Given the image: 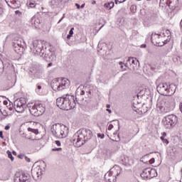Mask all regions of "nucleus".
Listing matches in <instances>:
<instances>
[{"label": "nucleus", "instance_id": "1", "mask_svg": "<svg viewBox=\"0 0 182 182\" xmlns=\"http://www.w3.org/2000/svg\"><path fill=\"white\" fill-rule=\"evenodd\" d=\"M56 105L61 110H72L76 107L75 96L68 95L65 97H58L56 100Z\"/></svg>", "mask_w": 182, "mask_h": 182}, {"label": "nucleus", "instance_id": "2", "mask_svg": "<svg viewBox=\"0 0 182 182\" xmlns=\"http://www.w3.org/2000/svg\"><path fill=\"white\" fill-rule=\"evenodd\" d=\"M25 106H26V101L25 99H21L15 102L14 107V105L7 106L6 110L7 112V116H11L14 113V109H15L17 113H23L25 111Z\"/></svg>", "mask_w": 182, "mask_h": 182}, {"label": "nucleus", "instance_id": "3", "mask_svg": "<svg viewBox=\"0 0 182 182\" xmlns=\"http://www.w3.org/2000/svg\"><path fill=\"white\" fill-rule=\"evenodd\" d=\"M156 90L159 95H162L163 96H173L176 93V85L161 83L156 87Z\"/></svg>", "mask_w": 182, "mask_h": 182}, {"label": "nucleus", "instance_id": "4", "mask_svg": "<svg viewBox=\"0 0 182 182\" xmlns=\"http://www.w3.org/2000/svg\"><path fill=\"white\" fill-rule=\"evenodd\" d=\"M171 109H173V102L168 100H162L156 105V112L159 114H166L171 112Z\"/></svg>", "mask_w": 182, "mask_h": 182}, {"label": "nucleus", "instance_id": "5", "mask_svg": "<svg viewBox=\"0 0 182 182\" xmlns=\"http://www.w3.org/2000/svg\"><path fill=\"white\" fill-rule=\"evenodd\" d=\"M52 132L58 139H65L69 131L65 125L58 123L53 125Z\"/></svg>", "mask_w": 182, "mask_h": 182}, {"label": "nucleus", "instance_id": "6", "mask_svg": "<svg viewBox=\"0 0 182 182\" xmlns=\"http://www.w3.org/2000/svg\"><path fill=\"white\" fill-rule=\"evenodd\" d=\"M29 111L33 116H42L45 113V107L41 102L31 103L29 105Z\"/></svg>", "mask_w": 182, "mask_h": 182}, {"label": "nucleus", "instance_id": "7", "mask_svg": "<svg viewBox=\"0 0 182 182\" xmlns=\"http://www.w3.org/2000/svg\"><path fill=\"white\" fill-rule=\"evenodd\" d=\"M67 86H69V80L66 78L62 80L54 79L51 82V87L55 92L63 90Z\"/></svg>", "mask_w": 182, "mask_h": 182}, {"label": "nucleus", "instance_id": "8", "mask_svg": "<svg viewBox=\"0 0 182 182\" xmlns=\"http://www.w3.org/2000/svg\"><path fill=\"white\" fill-rule=\"evenodd\" d=\"M177 116L174 114H171L165 117L162 121V123L166 127V129H171V127H174L177 124Z\"/></svg>", "mask_w": 182, "mask_h": 182}, {"label": "nucleus", "instance_id": "9", "mask_svg": "<svg viewBox=\"0 0 182 182\" xmlns=\"http://www.w3.org/2000/svg\"><path fill=\"white\" fill-rule=\"evenodd\" d=\"M71 141L75 147H80L81 146H83L85 135H83L82 132H77L72 137Z\"/></svg>", "mask_w": 182, "mask_h": 182}, {"label": "nucleus", "instance_id": "10", "mask_svg": "<svg viewBox=\"0 0 182 182\" xmlns=\"http://www.w3.org/2000/svg\"><path fill=\"white\" fill-rule=\"evenodd\" d=\"M39 134V130L35 127H28V132L23 134V137L28 140H35L36 136Z\"/></svg>", "mask_w": 182, "mask_h": 182}, {"label": "nucleus", "instance_id": "11", "mask_svg": "<svg viewBox=\"0 0 182 182\" xmlns=\"http://www.w3.org/2000/svg\"><path fill=\"white\" fill-rule=\"evenodd\" d=\"M157 176V172L156 169L146 168L144 169L143 172L141 173V177L143 178H153Z\"/></svg>", "mask_w": 182, "mask_h": 182}, {"label": "nucleus", "instance_id": "12", "mask_svg": "<svg viewBox=\"0 0 182 182\" xmlns=\"http://www.w3.org/2000/svg\"><path fill=\"white\" fill-rule=\"evenodd\" d=\"M161 41L159 42V45H166L168 42H170L171 39V33L170 30H166L165 32L161 35Z\"/></svg>", "mask_w": 182, "mask_h": 182}, {"label": "nucleus", "instance_id": "13", "mask_svg": "<svg viewBox=\"0 0 182 182\" xmlns=\"http://www.w3.org/2000/svg\"><path fill=\"white\" fill-rule=\"evenodd\" d=\"M151 43L155 45L156 46H164V45H160L159 42H161V35L156 34V33H152L151 36Z\"/></svg>", "mask_w": 182, "mask_h": 182}, {"label": "nucleus", "instance_id": "14", "mask_svg": "<svg viewBox=\"0 0 182 182\" xmlns=\"http://www.w3.org/2000/svg\"><path fill=\"white\" fill-rule=\"evenodd\" d=\"M31 176L26 174H21L19 176L16 177V182H31Z\"/></svg>", "mask_w": 182, "mask_h": 182}, {"label": "nucleus", "instance_id": "15", "mask_svg": "<svg viewBox=\"0 0 182 182\" xmlns=\"http://www.w3.org/2000/svg\"><path fill=\"white\" fill-rule=\"evenodd\" d=\"M7 5L11 8H18V0H5Z\"/></svg>", "mask_w": 182, "mask_h": 182}, {"label": "nucleus", "instance_id": "16", "mask_svg": "<svg viewBox=\"0 0 182 182\" xmlns=\"http://www.w3.org/2000/svg\"><path fill=\"white\" fill-rule=\"evenodd\" d=\"M167 4L168 6H171V8H176V6L178 5V0H168Z\"/></svg>", "mask_w": 182, "mask_h": 182}, {"label": "nucleus", "instance_id": "17", "mask_svg": "<svg viewBox=\"0 0 182 182\" xmlns=\"http://www.w3.org/2000/svg\"><path fill=\"white\" fill-rule=\"evenodd\" d=\"M114 7V2L113 1L105 3L104 4V8L107 9V11H110V9H112Z\"/></svg>", "mask_w": 182, "mask_h": 182}, {"label": "nucleus", "instance_id": "18", "mask_svg": "<svg viewBox=\"0 0 182 182\" xmlns=\"http://www.w3.org/2000/svg\"><path fill=\"white\" fill-rule=\"evenodd\" d=\"M77 92L80 93V96L85 95V86L80 85L77 89Z\"/></svg>", "mask_w": 182, "mask_h": 182}, {"label": "nucleus", "instance_id": "19", "mask_svg": "<svg viewBox=\"0 0 182 182\" xmlns=\"http://www.w3.org/2000/svg\"><path fill=\"white\" fill-rule=\"evenodd\" d=\"M26 124H28V126H30L29 127H34V129H37L36 126H38V124H39V123L32 122V121L30 122H26Z\"/></svg>", "mask_w": 182, "mask_h": 182}, {"label": "nucleus", "instance_id": "20", "mask_svg": "<svg viewBox=\"0 0 182 182\" xmlns=\"http://www.w3.org/2000/svg\"><path fill=\"white\" fill-rule=\"evenodd\" d=\"M73 31H75V28H72L69 31V34L67 36V39H70L72 36H73Z\"/></svg>", "mask_w": 182, "mask_h": 182}, {"label": "nucleus", "instance_id": "21", "mask_svg": "<svg viewBox=\"0 0 182 182\" xmlns=\"http://www.w3.org/2000/svg\"><path fill=\"white\" fill-rule=\"evenodd\" d=\"M85 133H87L88 135H86V136H87V137H89L90 139V137H92V136H93V134L92 133V131L90 129H86Z\"/></svg>", "mask_w": 182, "mask_h": 182}, {"label": "nucleus", "instance_id": "22", "mask_svg": "<svg viewBox=\"0 0 182 182\" xmlns=\"http://www.w3.org/2000/svg\"><path fill=\"white\" fill-rule=\"evenodd\" d=\"M112 176H113V171H109L105 174V177L106 179H107V177H112Z\"/></svg>", "mask_w": 182, "mask_h": 182}, {"label": "nucleus", "instance_id": "23", "mask_svg": "<svg viewBox=\"0 0 182 182\" xmlns=\"http://www.w3.org/2000/svg\"><path fill=\"white\" fill-rule=\"evenodd\" d=\"M8 157L11 160V161H14V158L12 156V154L10 151H7Z\"/></svg>", "mask_w": 182, "mask_h": 182}, {"label": "nucleus", "instance_id": "24", "mask_svg": "<svg viewBox=\"0 0 182 182\" xmlns=\"http://www.w3.org/2000/svg\"><path fill=\"white\" fill-rule=\"evenodd\" d=\"M166 136H167V133L163 132L162 136L160 137L161 140H162V141H164L166 139H164V137H166Z\"/></svg>", "mask_w": 182, "mask_h": 182}, {"label": "nucleus", "instance_id": "25", "mask_svg": "<svg viewBox=\"0 0 182 182\" xmlns=\"http://www.w3.org/2000/svg\"><path fill=\"white\" fill-rule=\"evenodd\" d=\"M24 159L26 160V161H27V163L31 162V159H29L28 156H24Z\"/></svg>", "mask_w": 182, "mask_h": 182}, {"label": "nucleus", "instance_id": "26", "mask_svg": "<svg viewBox=\"0 0 182 182\" xmlns=\"http://www.w3.org/2000/svg\"><path fill=\"white\" fill-rule=\"evenodd\" d=\"M154 161H155L154 158L151 159L149 160V164H154Z\"/></svg>", "mask_w": 182, "mask_h": 182}, {"label": "nucleus", "instance_id": "27", "mask_svg": "<svg viewBox=\"0 0 182 182\" xmlns=\"http://www.w3.org/2000/svg\"><path fill=\"white\" fill-rule=\"evenodd\" d=\"M113 127H114L112 124H109L108 125V130H112V129H113Z\"/></svg>", "mask_w": 182, "mask_h": 182}, {"label": "nucleus", "instance_id": "28", "mask_svg": "<svg viewBox=\"0 0 182 182\" xmlns=\"http://www.w3.org/2000/svg\"><path fill=\"white\" fill-rule=\"evenodd\" d=\"M62 150V148L53 149V151H60Z\"/></svg>", "mask_w": 182, "mask_h": 182}, {"label": "nucleus", "instance_id": "29", "mask_svg": "<svg viewBox=\"0 0 182 182\" xmlns=\"http://www.w3.org/2000/svg\"><path fill=\"white\" fill-rule=\"evenodd\" d=\"M129 62H132V63H134V58H129Z\"/></svg>", "mask_w": 182, "mask_h": 182}, {"label": "nucleus", "instance_id": "30", "mask_svg": "<svg viewBox=\"0 0 182 182\" xmlns=\"http://www.w3.org/2000/svg\"><path fill=\"white\" fill-rule=\"evenodd\" d=\"M0 137L1 139H4V132L2 131L0 132Z\"/></svg>", "mask_w": 182, "mask_h": 182}, {"label": "nucleus", "instance_id": "31", "mask_svg": "<svg viewBox=\"0 0 182 182\" xmlns=\"http://www.w3.org/2000/svg\"><path fill=\"white\" fill-rule=\"evenodd\" d=\"M18 159H21V160L25 159V156L23 155H18Z\"/></svg>", "mask_w": 182, "mask_h": 182}, {"label": "nucleus", "instance_id": "32", "mask_svg": "<svg viewBox=\"0 0 182 182\" xmlns=\"http://www.w3.org/2000/svg\"><path fill=\"white\" fill-rule=\"evenodd\" d=\"M119 65H121V69H122V70H126V69H123V63L119 62Z\"/></svg>", "mask_w": 182, "mask_h": 182}, {"label": "nucleus", "instance_id": "33", "mask_svg": "<svg viewBox=\"0 0 182 182\" xmlns=\"http://www.w3.org/2000/svg\"><path fill=\"white\" fill-rule=\"evenodd\" d=\"M75 6L77 7V9H80V5H79V4H75Z\"/></svg>", "mask_w": 182, "mask_h": 182}, {"label": "nucleus", "instance_id": "34", "mask_svg": "<svg viewBox=\"0 0 182 182\" xmlns=\"http://www.w3.org/2000/svg\"><path fill=\"white\" fill-rule=\"evenodd\" d=\"M5 130H9V129H11V127H9V125H7L5 127Z\"/></svg>", "mask_w": 182, "mask_h": 182}, {"label": "nucleus", "instance_id": "35", "mask_svg": "<svg viewBox=\"0 0 182 182\" xmlns=\"http://www.w3.org/2000/svg\"><path fill=\"white\" fill-rule=\"evenodd\" d=\"M164 143H165L166 144H168V139H164Z\"/></svg>", "mask_w": 182, "mask_h": 182}, {"label": "nucleus", "instance_id": "36", "mask_svg": "<svg viewBox=\"0 0 182 182\" xmlns=\"http://www.w3.org/2000/svg\"><path fill=\"white\" fill-rule=\"evenodd\" d=\"M2 12H4V9L0 6V15H2Z\"/></svg>", "mask_w": 182, "mask_h": 182}, {"label": "nucleus", "instance_id": "37", "mask_svg": "<svg viewBox=\"0 0 182 182\" xmlns=\"http://www.w3.org/2000/svg\"><path fill=\"white\" fill-rule=\"evenodd\" d=\"M55 144H57L58 146H60V141H55Z\"/></svg>", "mask_w": 182, "mask_h": 182}, {"label": "nucleus", "instance_id": "38", "mask_svg": "<svg viewBox=\"0 0 182 182\" xmlns=\"http://www.w3.org/2000/svg\"><path fill=\"white\" fill-rule=\"evenodd\" d=\"M91 4H92V5H95L96 1H95V0H92V1H91Z\"/></svg>", "mask_w": 182, "mask_h": 182}, {"label": "nucleus", "instance_id": "39", "mask_svg": "<svg viewBox=\"0 0 182 182\" xmlns=\"http://www.w3.org/2000/svg\"><path fill=\"white\" fill-rule=\"evenodd\" d=\"M124 1H126V0H118V2H119V4H122Z\"/></svg>", "mask_w": 182, "mask_h": 182}, {"label": "nucleus", "instance_id": "40", "mask_svg": "<svg viewBox=\"0 0 182 182\" xmlns=\"http://www.w3.org/2000/svg\"><path fill=\"white\" fill-rule=\"evenodd\" d=\"M37 89H38V90H41V89H42V86H41V85H37Z\"/></svg>", "mask_w": 182, "mask_h": 182}, {"label": "nucleus", "instance_id": "41", "mask_svg": "<svg viewBox=\"0 0 182 182\" xmlns=\"http://www.w3.org/2000/svg\"><path fill=\"white\" fill-rule=\"evenodd\" d=\"M4 105H5V106H6V105H8V101H4Z\"/></svg>", "mask_w": 182, "mask_h": 182}, {"label": "nucleus", "instance_id": "42", "mask_svg": "<svg viewBox=\"0 0 182 182\" xmlns=\"http://www.w3.org/2000/svg\"><path fill=\"white\" fill-rule=\"evenodd\" d=\"M85 4H82L81 6H80L82 9H83V8H85Z\"/></svg>", "mask_w": 182, "mask_h": 182}, {"label": "nucleus", "instance_id": "43", "mask_svg": "<svg viewBox=\"0 0 182 182\" xmlns=\"http://www.w3.org/2000/svg\"><path fill=\"white\" fill-rule=\"evenodd\" d=\"M107 112H108V113H112V110L109 109V108L107 109Z\"/></svg>", "mask_w": 182, "mask_h": 182}, {"label": "nucleus", "instance_id": "44", "mask_svg": "<svg viewBox=\"0 0 182 182\" xmlns=\"http://www.w3.org/2000/svg\"><path fill=\"white\" fill-rule=\"evenodd\" d=\"M52 63H48V68H50V66H52Z\"/></svg>", "mask_w": 182, "mask_h": 182}, {"label": "nucleus", "instance_id": "45", "mask_svg": "<svg viewBox=\"0 0 182 182\" xmlns=\"http://www.w3.org/2000/svg\"><path fill=\"white\" fill-rule=\"evenodd\" d=\"M106 107L107 109H110V105H107Z\"/></svg>", "mask_w": 182, "mask_h": 182}, {"label": "nucleus", "instance_id": "46", "mask_svg": "<svg viewBox=\"0 0 182 182\" xmlns=\"http://www.w3.org/2000/svg\"><path fill=\"white\" fill-rule=\"evenodd\" d=\"M15 13H16V14H21V11H16Z\"/></svg>", "mask_w": 182, "mask_h": 182}, {"label": "nucleus", "instance_id": "47", "mask_svg": "<svg viewBox=\"0 0 182 182\" xmlns=\"http://www.w3.org/2000/svg\"><path fill=\"white\" fill-rule=\"evenodd\" d=\"M13 154H14V156H16V151H14Z\"/></svg>", "mask_w": 182, "mask_h": 182}, {"label": "nucleus", "instance_id": "48", "mask_svg": "<svg viewBox=\"0 0 182 182\" xmlns=\"http://www.w3.org/2000/svg\"><path fill=\"white\" fill-rule=\"evenodd\" d=\"M120 170H121L120 168H117L116 169L117 171H120Z\"/></svg>", "mask_w": 182, "mask_h": 182}, {"label": "nucleus", "instance_id": "49", "mask_svg": "<svg viewBox=\"0 0 182 182\" xmlns=\"http://www.w3.org/2000/svg\"><path fill=\"white\" fill-rule=\"evenodd\" d=\"M15 51H16V52H18V49H17V47H15Z\"/></svg>", "mask_w": 182, "mask_h": 182}, {"label": "nucleus", "instance_id": "50", "mask_svg": "<svg viewBox=\"0 0 182 182\" xmlns=\"http://www.w3.org/2000/svg\"><path fill=\"white\" fill-rule=\"evenodd\" d=\"M117 2H119V0H115V4L117 5Z\"/></svg>", "mask_w": 182, "mask_h": 182}, {"label": "nucleus", "instance_id": "51", "mask_svg": "<svg viewBox=\"0 0 182 182\" xmlns=\"http://www.w3.org/2000/svg\"><path fill=\"white\" fill-rule=\"evenodd\" d=\"M119 174H120V173H117V176H119Z\"/></svg>", "mask_w": 182, "mask_h": 182}, {"label": "nucleus", "instance_id": "52", "mask_svg": "<svg viewBox=\"0 0 182 182\" xmlns=\"http://www.w3.org/2000/svg\"><path fill=\"white\" fill-rule=\"evenodd\" d=\"M181 182H182V176H181Z\"/></svg>", "mask_w": 182, "mask_h": 182}, {"label": "nucleus", "instance_id": "53", "mask_svg": "<svg viewBox=\"0 0 182 182\" xmlns=\"http://www.w3.org/2000/svg\"><path fill=\"white\" fill-rule=\"evenodd\" d=\"M18 48H21V46L18 45Z\"/></svg>", "mask_w": 182, "mask_h": 182}, {"label": "nucleus", "instance_id": "54", "mask_svg": "<svg viewBox=\"0 0 182 182\" xmlns=\"http://www.w3.org/2000/svg\"><path fill=\"white\" fill-rule=\"evenodd\" d=\"M30 5H31V6H33V4H30Z\"/></svg>", "mask_w": 182, "mask_h": 182}, {"label": "nucleus", "instance_id": "55", "mask_svg": "<svg viewBox=\"0 0 182 182\" xmlns=\"http://www.w3.org/2000/svg\"><path fill=\"white\" fill-rule=\"evenodd\" d=\"M30 5H31V6H33V4H30Z\"/></svg>", "mask_w": 182, "mask_h": 182}, {"label": "nucleus", "instance_id": "56", "mask_svg": "<svg viewBox=\"0 0 182 182\" xmlns=\"http://www.w3.org/2000/svg\"><path fill=\"white\" fill-rule=\"evenodd\" d=\"M107 180H110V178H107Z\"/></svg>", "mask_w": 182, "mask_h": 182}, {"label": "nucleus", "instance_id": "57", "mask_svg": "<svg viewBox=\"0 0 182 182\" xmlns=\"http://www.w3.org/2000/svg\"><path fill=\"white\" fill-rule=\"evenodd\" d=\"M138 1H141V0H138Z\"/></svg>", "mask_w": 182, "mask_h": 182}]
</instances>
